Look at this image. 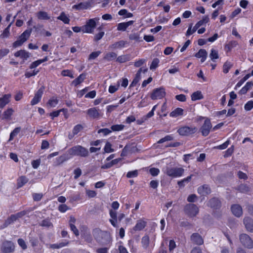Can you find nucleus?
I'll return each mask as SVG.
<instances>
[{
    "instance_id": "f257e3e1",
    "label": "nucleus",
    "mask_w": 253,
    "mask_h": 253,
    "mask_svg": "<svg viewBox=\"0 0 253 253\" xmlns=\"http://www.w3.org/2000/svg\"><path fill=\"white\" fill-rule=\"evenodd\" d=\"M93 236L97 242L104 244H107L111 241L110 235L106 231L96 229L93 231Z\"/></svg>"
},
{
    "instance_id": "f03ea898",
    "label": "nucleus",
    "mask_w": 253,
    "mask_h": 253,
    "mask_svg": "<svg viewBox=\"0 0 253 253\" xmlns=\"http://www.w3.org/2000/svg\"><path fill=\"white\" fill-rule=\"evenodd\" d=\"M68 153L71 156H78L82 157H86L89 155L88 150L81 145L71 148L68 150Z\"/></svg>"
},
{
    "instance_id": "7ed1b4c3",
    "label": "nucleus",
    "mask_w": 253,
    "mask_h": 253,
    "mask_svg": "<svg viewBox=\"0 0 253 253\" xmlns=\"http://www.w3.org/2000/svg\"><path fill=\"white\" fill-rule=\"evenodd\" d=\"M184 171V169L182 168L167 167L165 172L169 176L177 177L181 176Z\"/></svg>"
},
{
    "instance_id": "20e7f679",
    "label": "nucleus",
    "mask_w": 253,
    "mask_h": 253,
    "mask_svg": "<svg viewBox=\"0 0 253 253\" xmlns=\"http://www.w3.org/2000/svg\"><path fill=\"white\" fill-rule=\"evenodd\" d=\"M99 20V18H95L86 21L85 24L83 26V32L86 33H93L94 29L96 27V22Z\"/></svg>"
},
{
    "instance_id": "39448f33",
    "label": "nucleus",
    "mask_w": 253,
    "mask_h": 253,
    "mask_svg": "<svg viewBox=\"0 0 253 253\" xmlns=\"http://www.w3.org/2000/svg\"><path fill=\"white\" fill-rule=\"evenodd\" d=\"M240 241L243 246L248 249L253 248V241L247 234H241L239 236Z\"/></svg>"
},
{
    "instance_id": "423d86ee",
    "label": "nucleus",
    "mask_w": 253,
    "mask_h": 253,
    "mask_svg": "<svg viewBox=\"0 0 253 253\" xmlns=\"http://www.w3.org/2000/svg\"><path fill=\"white\" fill-rule=\"evenodd\" d=\"M185 213L190 217L196 216L199 212V208L195 204H187L184 208Z\"/></svg>"
},
{
    "instance_id": "0eeeda50",
    "label": "nucleus",
    "mask_w": 253,
    "mask_h": 253,
    "mask_svg": "<svg viewBox=\"0 0 253 253\" xmlns=\"http://www.w3.org/2000/svg\"><path fill=\"white\" fill-rule=\"evenodd\" d=\"M166 95L165 89L163 87L156 88L153 90L151 95V98L152 100L161 99Z\"/></svg>"
},
{
    "instance_id": "6e6552de",
    "label": "nucleus",
    "mask_w": 253,
    "mask_h": 253,
    "mask_svg": "<svg viewBox=\"0 0 253 253\" xmlns=\"http://www.w3.org/2000/svg\"><path fill=\"white\" fill-rule=\"evenodd\" d=\"M197 130L195 127L183 126L178 129L177 130L179 134L181 135H189L194 133Z\"/></svg>"
},
{
    "instance_id": "1a4fd4ad",
    "label": "nucleus",
    "mask_w": 253,
    "mask_h": 253,
    "mask_svg": "<svg viewBox=\"0 0 253 253\" xmlns=\"http://www.w3.org/2000/svg\"><path fill=\"white\" fill-rule=\"evenodd\" d=\"M211 127L212 126L210 120L206 119L201 128V131L202 135L204 136H207L209 134Z\"/></svg>"
},
{
    "instance_id": "9d476101",
    "label": "nucleus",
    "mask_w": 253,
    "mask_h": 253,
    "mask_svg": "<svg viewBox=\"0 0 253 253\" xmlns=\"http://www.w3.org/2000/svg\"><path fill=\"white\" fill-rule=\"evenodd\" d=\"M44 87L42 86L35 94V96L31 101V105H35L38 104L41 100L42 96L43 93Z\"/></svg>"
},
{
    "instance_id": "9b49d317",
    "label": "nucleus",
    "mask_w": 253,
    "mask_h": 253,
    "mask_svg": "<svg viewBox=\"0 0 253 253\" xmlns=\"http://www.w3.org/2000/svg\"><path fill=\"white\" fill-rule=\"evenodd\" d=\"M87 114L90 118L93 119H98L102 115L100 110L95 107L89 109L87 111Z\"/></svg>"
},
{
    "instance_id": "f8f14e48",
    "label": "nucleus",
    "mask_w": 253,
    "mask_h": 253,
    "mask_svg": "<svg viewBox=\"0 0 253 253\" xmlns=\"http://www.w3.org/2000/svg\"><path fill=\"white\" fill-rule=\"evenodd\" d=\"M243 223L248 232L253 233V219L249 216H245Z\"/></svg>"
},
{
    "instance_id": "ddd939ff",
    "label": "nucleus",
    "mask_w": 253,
    "mask_h": 253,
    "mask_svg": "<svg viewBox=\"0 0 253 253\" xmlns=\"http://www.w3.org/2000/svg\"><path fill=\"white\" fill-rule=\"evenodd\" d=\"M14 250V245L10 241H5L2 244L1 251L4 253H9Z\"/></svg>"
},
{
    "instance_id": "4468645a",
    "label": "nucleus",
    "mask_w": 253,
    "mask_h": 253,
    "mask_svg": "<svg viewBox=\"0 0 253 253\" xmlns=\"http://www.w3.org/2000/svg\"><path fill=\"white\" fill-rule=\"evenodd\" d=\"M231 210L232 213L237 217H240L243 215L242 207L238 204H235L231 206Z\"/></svg>"
},
{
    "instance_id": "2eb2a0df",
    "label": "nucleus",
    "mask_w": 253,
    "mask_h": 253,
    "mask_svg": "<svg viewBox=\"0 0 253 253\" xmlns=\"http://www.w3.org/2000/svg\"><path fill=\"white\" fill-rule=\"evenodd\" d=\"M190 240L194 244L197 245H201L204 243V240L202 236L197 233L192 234Z\"/></svg>"
},
{
    "instance_id": "dca6fc26",
    "label": "nucleus",
    "mask_w": 253,
    "mask_h": 253,
    "mask_svg": "<svg viewBox=\"0 0 253 253\" xmlns=\"http://www.w3.org/2000/svg\"><path fill=\"white\" fill-rule=\"evenodd\" d=\"M147 222L143 219L137 221L136 225L133 227V230L134 231H141L146 226Z\"/></svg>"
},
{
    "instance_id": "f3484780",
    "label": "nucleus",
    "mask_w": 253,
    "mask_h": 253,
    "mask_svg": "<svg viewBox=\"0 0 253 253\" xmlns=\"http://www.w3.org/2000/svg\"><path fill=\"white\" fill-rule=\"evenodd\" d=\"M208 206L213 209H217L220 207L221 202L217 198H213L209 201Z\"/></svg>"
},
{
    "instance_id": "a211bd4d",
    "label": "nucleus",
    "mask_w": 253,
    "mask_h": 253,
    "mask_svg": "<svg viewBox=\"0 0 253 253\" xmlns=\"http://www.w3.org/2000/svg\"><path fill=\"white\" fill-rule=\"evenodd\" d=\"M14 56L22 58L24 62L30 57V53L25 50H20L14 53Z\"/></svg>"
},
{
    "instance_id": "6ab92c4d",
    "label": "nucleus",
    "mask_w": 253,
    "mask_h": 253,
    "mask_svg": "<svg viewBox=\"0 0 253 253\" xmlns=\"http://www.w3.org/2000/svg\"><path fill=\"white\" fill-rule=\"evenodd\" d=\"M11 97L10 94H4L3 96L0 98V108H3L9 101Z\"/></svg>"
},
{
    "instance_id": "aec40b11",
    "label": "nucleus",
    "mask_w": 253,
    "mask_h": 253,
    "mask_svg": "<svg viewBox=\"0 0 253 253\" xmlns=\"http://www.w3.org/2000/svg\"><path fill=\"white\" fill-rule=\"evenodd\" d=\"M134 23L133 21H129L127 22H123L119 23L117 25V30L118 31H125L127 28L132 25Z\"/></svg>"
},
{
    "instance_id": "412c9836",
    "label": "nucleus",
    "mask_w": 253,
    "mask_h": 253,
    "mask_svg": "<svg viewBox=\"0 0 253 253\" xmlns=\"http://www.w3.org/2000/svg\"><path fill=\"white\" fill-rule=\"evenodd\" d=\"M198 192L202 196H205L211 193V189L208 185H204L198 188Z\"/></svg>"
},
{
    "instance_id": "4be33fe9",
    "label": "nucleus",
    "mask_w": 253,
    "mask_h": 253,
    "mask_svg": "<svg viewBox=\"0 0 253 253\" xmlns=\"http://www.w3.org/2000/svg\"><path fill=\"white\" fill-rule=\"evenodd\" d=\"M37 18L40 20H48L50 19V16L47 12L40 11L36 13Z\"/></svg>"
},
{
    "instance_id": "5701e85b",
    "label": "nucleus",
    "mask_w": 253,
    "mask_h": 253,
    "mask_svg": "<svg viewBox=\"0 0 253 253\" xmlns=\"http://www.w3.org/2000/svg\"><path fill=\"white\" fill-rule=\"evenodd\" d=\"M207 54V52L205 49H201L195 54V56L198 58H201V61L202 62H203L206 60Z\"/></svg>"
},
{
    "instance_id": "b1692460",
    "label": "nucleus",
    "mask_w": 253,
    "mask_h": 253,
    "mask_svg": "<svg viewBox=\"0 0 253 253\" xmlns=\"http://www.w3.org/2000/svg\"><path fill=\"white\" fill-rule=\"evenodd\" d=\"M69 158H70L68 156V154H64L63 155L59 156L56 159V161L54 163V166H59L62 164L63 162L68 160Z\"/></svg>"
},
{
    "instance_id": "393cba45",
    "label": "nucleus",
    "mask_w": 253,
    "mask_h": 253,
    "mask_svg": "<svg viewBox=\"0 0 253 253\" xmlns=\"http://www.w3.org/2000/svg\"><path fill=\"white\" fill-rule=\"evenodd\" d=\"M31 32V29L26 30L21 35V36L19 37L18 39H19L23 42H24L29 38Z\"/></svg>"
},
{
    "instance_id": "a878e982",
    "label": "nucleus",
    "mask_w": 253,
    "mask_h": 253,
    "mask_svg": "<svg viewBox=\"0 0 253 253\" xmlns=\"http://www.w3.org/2000/svg\"><path fill=\"white\" fill-rule=\"evenodd\" d=\"M31 32V29L26 30L21 35V36L19 37L18 39H19L23 42H24L29 38Z\"/></svg>"
},
{
    "instance_id": "bb28decb",
    "label": "nucleus",
    "mask_w": 253,
    "mask_h": 253,
    "mask_svg": "<svg viewBox=\"0 0 253 253\" xmlns=\"http://www.w3.org/2000/svg\"><path fill=\"white\" fill-rule=\"evenodd\" d=\"M253 87V82H249L247 83L245 86H244L239 91L241 94H245L247 92Z\"/></svg>"
},
{
    "instance_id": "cd10ccee",
    "label": "nucleus",
    "mask_w": 253,
    "mask_h": 253,
    "mask_svg": "<svg viewBox=\"0 0 253 253\" xmlns=\"http://www.w3.org/2000/svg\"><path fill=\"white\" fill-rule=\"evenodd\" d=\"M86 75L85 74H81L77 78L74 80L72 84H74L75 86H77L82 83L85 78Z\"/></svg>"
},
{
    "instance_id": "c85d7f7f",
    "label": "nucleus",
    "mask_w": 253,
    "mask_h": 253,
    "mask_svg": "<svg viewBox=\"0 0 253 253\" xmlns=\"http://www.w3.org/2000/svg\"><path fill=\"white\" fill-rule=\"evenodd\" d=\"M117 54L116 53L114 52H110L105 54L103 57V59L107 61H110L117 58Z\"/></svg>"
},
{
    "instance_id": "c756f323",
    "label": "nucleus",
    "mask_w": 253,
    "mask_h": 253,
    "mask_svg": "<svg viewBox=\"0 0 253 253\" xmlns=\"http://www.w3.org/2000/svg\"><path fill=\"white\" fill-rule=\"evenodd\" d=\"M17 181V187L20 188L28 181V179L25 176H21L18 178Z\"/></svg>"
},
{
    "instance_id": "7c9ffc66",
    "label": "nucleus",
    "mask_w": 253,
    "mask_h": 253,
    "mask_svg": "<svg viewBox=\"0 0 253 253\" xmlns=\"http://www.w3.org/2000/svg\"><path fill=\"white\" fill-rule=\"evenodd\" d=\"M126 43V42H125L123 40H121V41H118V42H116L112 44L110 46V48L111 49L120 48L124 47Z\"/></svg>"
},
{
    "instance_id": "2f4dec72",
    "label": "nucleus",
    "mask_w": 253,
    "mask_h": 253,
    "mask_svg": "<svg viewBox=\"0 0 253 253\" xmlns=\"http://www.w3.org/2000/svg\"><path fill=\"white\" fill-rule=\"evenodd\" d=\"M89 6V3L88 2H81L78 4L74 5L73 8L78 10H82L87 9Z\"/></svg>"
},
{
    "instance_id": "473e14b6",
    "label": "nucleus",
    "mask_w": 253,
    "mask_h": 253,
    "mask_svg": "<svg viewBox=\"0 0 253 253\" xmlns=\"http://www.w3.org/2000/svg\"><path fill=\"white\" fill-rule=\"evenodd\" d=\"M141 244L144 249H147L149 246L150 239L148 235H145L142 238Z\"/></svg>"
},
{
    "instance_id": "72a5a7b5",
    "label": "nucleus",
    "mask_w": 253,
    "mask_h": 253,
    "mask_svg": "<svg viewBox=\"0 0 253 253\" xmlns=\"http://www.w3.org/2000/svg\"><path fill=\"white\" fill-rule=\"evenodd\" d=\"M238 44V42L235 41H232L229 42L228 43L226 44L225 45V49L227 52L230 51L231 49L235 46H236Z\"/></svg>"
},
{
    "instance_id": "f704fd0d",
    "label": "nucleus",
    "mask_w": 253,
    "mask_h": 253,
    "mask_svg": "<svg viewBox=\"0 0 253 253\" xmlns=\"http://www.w3.org/2000/svg\"><path fill=\"white\" fill-rule=\"evenodd\" d=\"M203 98V96L200 91H197L193 93L191 95V99L193 101L200 100Z\"/></svg>"
},
{
    "instance_id": "c9c22d12",
    "label": "nucleus",
    "mask_w": 253,
    "mask_h": 253,
    "mask_svg": "<svg viewBox=\"0 0 253 253\" xmlns=\"http://www.w3.org/2000/svg\"><path fill=\"white\" fill-rule=\"evenodd\" d=\"M58 19L62 21L65 24H69L70 22V19L69 17L66 15L65 12H62L60 15L57 17Z\"/></svg>"
},
{
    "instance_id": "e433bc0d",
    "label": "nucleus",
    "mask_w": 253,
    "mask_h": 253,
    "mask_svg": "<svg viewBox=\"0 0 253 253\" xmlns=\"http://www.w3.org/2000/svg\"><path fill=\"white\" fill-rule=\"evenodd\" d=\"M68 244V242H61L59 244H54L49 245V248L53 249H57L67 246Z\"/></svg>"
},
{
    "instance_id": "4c0bfd02",
    "label": "nucleus",
    "mask_w": 253,
    "mask_h": 253,
    "mask_svg": "<svg viewBox=\"0 0 253 253\" xmlns=\"http://www.w3.org/2000/svg\"><path fill=\"white\" fill-rule=\"evenodd\" d=\"M17 216L16 214H12L9 218H8L4 223V226L6 227L11 223H13L14 221H16L17 219Z\"/></svg>"
},
{
    "instance_id": "58836bf2",
    "label": "nucleus",
    "mask_w": 253,
    "mask_h": 253,
    "mask_svg": "<svg viewBox=\"0 0 253 253\" xmlns=\"http://www.w3.org/2000/svg\"><path fill=\"white\" fill-rule=\"evenodd\" d=\"M183 110L180 108H177L174 110L172 111L170 116L171 117H175L183 114Z\"/></svg>"
},
{
    "instance_id": "ea45409f",
    "label": "nucleus",
    "mask_w": 253,
    "mask_h": 253,
    "mask_svg": "<svg viewBox=\"0 0 253 253\" xmlns=\"http://www.w3.org/2000/svg\"><path fill=\"white\" fill-rule=\"evenodd\" d=\"M130 59V56L128 55H123L119 56L117 58L116 61L119 63H125Z\"/></svg>"
},
{
    "instance_id": "a19ab883",
    "label": "nucleus",
    "mask_w": 253,
    "mask_h": 253,
    "mask_svg": "<svg viewBox=\"0 0 253 253\" xmlns=\"http://www.w3.org/2000/svg\"><path fill=\"white\" fill-rule=\"evenodd\" d=\"M40 225L42 227H45L46 228L53 227L52 223L50 221L48 218L45 219L41 221L40 223Z\"/></svg>"
},
{
    "instance_id": "79ce46f5",
    "label": "nucleus",
    "mask_w": 253,
    "mask_h": 253,
    "mask_svg": "<svg viewBox=\"0 0 253 253\" xmlns=\"http://www.w3.org/2000/svg\"><path fill=\"white\" fill-rule=\"evenodd\" d=\"M118 14L121 16H124L126 18L131 17L133 16V14L131 13L128 12L127 10L125 9L120 10Z\"/></svg>"
},
{
    "instance_id": "37998d69",
    "label": "nucleus",
    "mask_w": 253,
    "mask_h": 253,
    "mask_svg": "<svg viewBox=\"0 0 253 253\" xmlns=\"http://www.w3.org/2000/svg\"><path fill=\"white\" fill-rule=\"evenodd\" d=\"M11 23H10L3 31L2 33L0 35V37L1 39H5L7 38L10 34L9 29L11 26Z\"/></svg>"
},
{
    "instance_id": "c03bdc74",
    "label": "nucleus",
    "mask_w": 253,
    "mask_h": 253,
    "mask_svg": "<svg viewBox=\"0 0 253 253\" xmlns=\"http://www.w3.org/2000/svg\"><path fill=\"white\" fill-rule=\"evenodd\" d=\"M210 57L213 61H214L215 59H218L219 58L218 51L214 49H212L210 54Z\"/></svg>"
},
{
    "instance_id": "a18cd8bd",
    "label": "nucleus",
    "mask_w": 253,
    "mask_h": 253,
    "mask_svg": "<svg viewBox=\"0 0 253 253\" xmlns=\"http://www.w3.org/2000/svg\"><path fill=\"white\" fill-rule=\"evenodd\" d=\"M140 36L138 33H131L129 35L130 40L135 41L136 42L142 41V40H140Z\"/></svg>"
},
{
    "instance_id": "49530a36",
    "label": "nucleus",
    "mask_w": 253,
    "mask_h": 253,
    "mask_svg": "<svg viewBox=\"0 0 253 253\" xmlns=\"http://www.w3.org/2000/svg\"><path fill=\"white\" fill-rule=\"evenodd\" d=\"M209 21V18L208 16H204L203 19L198 21L196 24V27H198L199 28L200 26L203 25L204 24L207 23Z\"/></svg>"
},
{
    "instance_id": "de8ad7c7",
    "label": "nucleus",
    "mask_w": 253,
    "mask_h": 253,
    "mask_svg": "<svg viewBox=\"0 0 253 253\" xmlns=\"http://www.w3.org/2000/svg\"><path fill=\"white\" fill-rule=\"evenodd\" d=\"M232 66L233 65L230 62L226 61L223 66V72L225 74L227 73Z\"/></svg>"
},
{
    "instance_id": "09e8293b",
    "label": "nucleus",
    "mask_w": 253,
    "mask_h": 253,
    "mask_svg": "<svg viewBox=\"0 0 253 253\" xmlns=\"http://www.w3.org/2000/svg\"><path fill=\"white\" fill-rule=\"evenodd\" d=\"M14 111L12 108H8L3 112V119H8L13 114Z\"/></svg>"
},
{
    "instance_id": "8fccbe9b",
    "label": "nucleus",
    "mask_w": 253,
    "mask_h": 253,
    "mask_svg": "<svg viewBox=\"0 0 253 253\" xmlns=\"http://www.w3.org/2000/svg\"><path fill=\"white\" fill-rule=\"evenodd\" d=\"M192 24H191L186 34V35L187 36H189L192 35L194 32H195L196 30L199 28L198 27H196V25H195V26L193 27V29H192Z\"/></svg>"
},
{
    "instance_id": "3c124183",
    "label": "nucleus",
    "mask_w": 253,
    "mask_h": 253,
    "mask_svg": "<svg viewBox=\"0 0 253 253\" xmlns=\"http://www.w3.org/2000/svg\"><path fill=\"white\" fill-rule=\"evenodd\" d=\"M58 100L57 99V98L52 97L49 100L47 104L51 107H54L58 104Z\"/></svg>"
},
{
    "instance_id": "603ef678",
    "label": "nucleus",
    "mask_w": 253,
    "mask_h": 253,
    "mask_svg": "<svg viewBox=\"0 0 253 253\" xmlns=\"http://www.w3.org/2000/svg\"><path fill=\"white\" fill-rule=\"evenodd\" d=\"M192 175L188 176L187 178H184L182 180L179 181L177 182L178 185L180 187H183L185 183H188L191 180Z\"/></svg>"
},
{
    "instance_id": "864d4df0",
    "label": "nucleus",
    "mask_w": 253,
    "mask_h": 253,
    "mask_svg": "<svg viewBox=\"0 0 253 253\" xmlns=\"http://www.w3.org/2000/svg\"><path fill=\"white\" fill-rule=\"evenodd\" d=\"M140 79V76H139V73H137L135 75V78L132 81V83L130 85V87H133L136 85Z\"/></svg>"
},
{
    "instance_id": "5fc2aeb1",
    "label": "nucleus",
    "mask_w": 253,
    "mask_h": 253,
    "mask_svg": "<svg viewBox=\"0 0 253 253\" xmlns=\"http://www.w3.org/2000/svg\"><path fill=\"white\" fill-rule=\"evenodd\" d=\"M104 150L106 153H111L114 152V150L112 148L111 144L109 142H107L106 143Z\"/></svg>"
},
{
    "instance_id": "6e6d98bb",
    "label": "nucleus",
    "mask_w": 253,
    "mask_h": 253,
    "mask_svg": "<svg viewBox=\"0 0 253 253\" xmlns=\"http://www.w3.org/2000/svg\"><path fill=\"white\" fill-rule=\"evenodd\" d=\"M159 63V60L158 58H155L152 62V63L150 65V69L151 70L155 69L158 66Z\"/></svg>"
},
{
    "instance_id": "4d7b16f0",
    "label": "nucleus",
    "mask_w": 253,
    "mask_h": 253,
    "mask_svg": "<svg viewBox=\"0 0 253 253\" xmlns=\"http://www.w3.org/2000/svg\"><path fill=\"white\" fill-rule=\"evenodd\" d=\"M20 128H15L10 133L9 141H11L13 139V137L15 136L20 131Z\"/></svg>"
},
{
    "instance_id": "13d9d810",
    "label": "nucleus",
    "mask_w": 253,
    "mask_h": 253,
    "mask_svg": "<svg viewBox=\"0 0 253 253\" xmlns=\"http://www.w3.org/2000/svg\"><path fill=\"white\" fill-rule=\"evenodd\" d=\"M83 129V127L81 125H77L74 126L73 129V133L74 135L78 134L80 131Z\"/></svg>"
},
{
    "instance_id": "bf43d9fd",
    "label": "nucleus",
    "mask_w": 253,
    "mask_h": 253,
    "mask_svg": "<svg viewBox=\"0 0 253 253\" xmlns=\"http://www.w3.org/2000/svg\"><path fill=\"white\" fill-rule=\"evenodd\" d=\"M125 126L123 125H115L111 126V129L113 131H120L124 128Z\"/></svg>"
},
{
    "instance_id": "052dcab7",
    "label": "nucleus",
    "mask_w": 253,
    "mask_h": 253,
    "mask_svg": "<svg viewBox=\"0 0 253 253\" xmlns=\"http://www.w3.org/2000/svg\"><path fill=\"white\" fill-rule=\"evenodd\" d=\"M61 75L64 77L68 76L71 78H74V76L72 72L69 70H63L61 72Z\"/></svg>"
},
{
    "instance_id": "680f3d73",
    "label": "nucleus",
    "mask_w": 253,
    "mask_h": 253,
    "mask_svg": "<svg viewBox=\"0 0 253 253\" xmlns=\"http://www.w3.org/2000/svg\"><path fill=\"white\" fill-rule=\"evenodd\" d=\"M100 53H101L100 51L92 52L89 55L88 59L89 60L94 59L96 58H97L100 55Z\"/></svg>"
},
{
    "instance_id": "e2e57ef3",
    "label": "nucleus",
    "mask_w": 253,
    "mask_h": 253,
    "mask_svg": "<svg viewBox=\"0 0 253 253\" xmlns=\"http://www.w3.org/2000/svg\"><path fill=\"white\" fill-rule=\"evenodd\" d=\"M149 172L152 176H155L159 174L160 170L157 168H152L149 169Z\"/></svg>"
},
{
    "instance_id": "0e129e2a",
    "label": "nucleus",
    "mask_w": 253,
    "mask_h": 253,
    "mask_svg": "<svg viewBox=\"0 0 253 253\" xmlns=\"http://www.w3.org/2000/svg\"><path fill=\"white\" fill-rule=\"evenodd\" d=\"M138 175V171L137 170L129 171L127 173L126 176L128 178L135 177Z\"/></svg>"
},
{
    "instance_id": "69168bd1",
    "label": "nucleus",
    "mask_w": 253,
    "mask_h": 253,
    "mask_svg": "<svg viewBox=\"0 0 253 253\" xmlns=\"http://www.w3.org/2000/svg\"><path fill=\"white\" fill-rule=\"evenodd\" d=\"M245 109L246 111H250L253 108V101H249L245 105Z\"/></svg>"
},
{
    "instance_id": "338daca9",
    "label": "nucleus",
    "mask_w": 253,
    "mask_h": 253,
    "mask_svg": "<svg viewBox=\"0 0 253 253\" xmlns=\"http://www.w3.org/2000/svg\"><path fill=\"white\" fill-rule=\"evenodd\" d=\"M172 139H173V138L171 136L167 135L165 137L161 138L160 140H159L158 141V143H163L167 141H170V140H172Z\"/></svg>"
},
{
    "instance_id": "774afa93",
    "label": "nucleus",
    "mask_w": 253,
    "mask_h": 253,
    "mask_svg": "<svg viewBox=\"0 0 253 253\" xmlns=\"http://www.w3.org/2000/svg\"><path fill=\"white\" fill-rule=\"evenodd\" d=\"M18 243L19 245L22 248V249L25 250L27 249V245L24 240L22 239H19L18 240Z\"/></svg>"
}]
</instances>
